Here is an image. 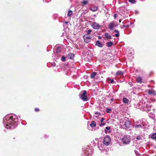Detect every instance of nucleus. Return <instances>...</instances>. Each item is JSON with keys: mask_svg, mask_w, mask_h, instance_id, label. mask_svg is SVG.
<instances>
[{"mask_svg": "<svg viewBox=\"0 0 156 156\" xmlns=\"http://www.w3.org/2000/svg\"><path fill=\"white\" fill-rule=\"evenodd\" d=\"M142 78L140 76H138L136 78V81L139 83H141L142 82Z\"/></svg>", "mask_w": 156, "mask_h": 156, "instance_id": "14", "label": "nucleus"}, {"mask_svg": "<svg viewBox=\"0 0 156 156\" xmlns=\"http://www.w3.org/2000/svg\"><path fill=\"white\" fill-rule=\"evenodd\" d=\"M116 14H115L114 15V17L115 18L116 17Z\"/></svg>", "mask_w": 156, "mask_h": 156, "instance_id": "49", "label": "nucleus"}, {"mask_svg": "<svg viewBox=\"0 0 156 156\" xmlns=\"http://www.w3.org/2000/svg\"><path fill=\"white\" fill-rule=\"evenodd\" d=\"M135 153L137 155V156H140V154L138 153V152L136 151L135 150L134 151Z\"/></svg>", "mask_w": 156, "mask_h": 156, "instance_id": "32", "label": "nucleus"}, {"mask_svg": "<svg viewBox=\"0 0 156 156\" xmlns=\"http://www.w3.org/2000/svg\"><path fill=\"white\" fill-rule=\"evenodd\" d=\"M113 100V99H111V101H112V100Z\"/></svg>", "mask_w": 156, "mask_h": 156, "instance_id": "52", "label": "nucleus"}, {"mask_svg": "<svg viewBox=\"0 0 156 156\" xmlns=\"http://www.w3.org/2000/svg\"><path fill=\"white\" fill-rule=\"evenodd\" d=\"M131 3L134 4L136 3V0H128Z\"/></svg>", "mask_w": 156, "mask_h": 156, "instance_id": "26", "label": "nucleus"}, {"mask_svg": "<svg viewBox=\"0 0 156 156\" xmlns=\"http://www.w3.org/2000/svg\"><path fill=\"white\" fill-rule=\"evenodd\" d=\"M104 120V118H102L101 119V122H103V121Z\"/></svg>", "mask_w": 156, "mask_h": 156, "instance_id": "45", "label": "nucleus"}, {"mask_svg": "<svg viewBox=\"0 0 156 156\" xmlns=\"http://www.w3.org/2000/svg\"><path fill=\"white\" fill-rule=\"evenodd\" d=\"M83 38L84 42L87 43L90 42L91 40V37L88 36L87 34L84 35Z\"/></svg>", "mask_w": 156, "mask_h": 156, "instance_id": "8", "label": "nucleus"}, {"mask_svg": "<svg viewBox=\"0 0 156 156\" xmlns=\"http://www.w3.org/2000/svg\"><path fill=\"white\" fill-rule=\"evenodd\" d=\"M105 35L106 38H107V33H105Z\"/></svg>", "mask_w": 156, "mask_h": 156, "instance_id": "41", "label": "nucleus"}, {"mask_svg": "<svg viewBox=\"0 0 156 156\" xmlns=\"http://www.w3.org/2000/svg\"><path fill=\"white\" fill-rule=\"evenodd\" d=\"M90 126L91 127H95L96 126L95 122L94 121H92L90 124Z\"/></svg>", "mask_w": 156, "mask_h": 156, "instance_id": "15", "label": "nucleus"}, {"mask_svg": "<svg viewBox=\"0 0 156 156\" xmlns=\"http://www.w3.org/2000/svg\"><path fill=\"white\" fill-rule=\"evenodd\" d=\"M122 124V125L124 128H129L130 125V122L129 121L124 122H123Z\"/></svg>", "mask_w": 156, "mask_h": 156, "instance_id": "7", "label": "nucleus"}, {"mask_svg": "<svg viewBox=\"0 0 156 156\" xmlns=\"http://www.w3.org/2000/svg\"><path fill=\"white\" fill-rule=\"evenodd\" d=\"M18 118L16 115L13 114H8L3 119V123L7 129H13L17 125Z\"/></svg>", "mask_w": 156, "mask_h": 156, "instance_id": "1", "label": "nucleus"}, {"mask_svg": "<svg viewBox=\"0 0 156 156\" xmlns=\"http://www.w3.org/2000/svg\"><path fill=\"white\" fill-rule=\"evenodd\" d=\"M95 140H96V141H98V138H96L95 139Z\"/></svg>", "mask_w": 156, "mask_h": 156, "instance_id": "48", "label": "nucleus"}, {"mask_svg": "<svg viewBox=\"0 0 156 156\" xmlns=\"http://www.w3.org/2000/svg\"><path fill=\"white\" fill-rule=\"evenodd\" d=\"M108 81H109V82L112 83H114L115 82L114 81V80H113V79H111L110 78H108Z\"/></svg>", "mask_w": 156, "mask_h": 156, "instance_id": "20", "label": "nucleus"}, {"mask_svg": "<svg viewBox=\"0 0 156 156\" xmlns=\"http://www.w3.org/2000/svg\"><path fill=\"white\" fill-rule=\"evenodd\" d=\"M112 39L111 36L110 34H108V39Z\"/></svg>", "mask_w": 156, "mask_h": 156, "instance_id": "34", "label": "nucleus"}, {"mask_svg": "<svg viewBox=\"0 0 156 156\" xmlns=\"http://www.w3.org/2000/svg\"><path fill=\"white\" fill-rule=\"evenodd\" d=\"M112 52L111 54V55H108V56H110V57H112V56L113 55V54H112Z\"/></svg>", "mask_w": 156, "mask_h": 156, "instance_id": "39", "label": "nucleus"}, {"mask_svg": "<svg viewBox=\"0 0 156 156\" xmlns=\"http://www.w3.org/2000/svg\"><path fill=\"white\" fill-rule=\"evenodd\" d=\"M105 123H102L101 124L100 126H104L105 125Z\"/></svg>", "mask_w": 156, "mask_h": 156, "instance_id": "38", "label": "nucleus"}, {"mask_svg": "<svg viewBox=\"0 0 156 156\" xmlns=\"http://www.w3.org/2000/svg\"><path fill=\"white\" fill-rule=\"evenodd\" d=\"M136 139L137 140H141L142 139V138L140 136H137L136 137Z\"/></svg>", "mask_w": 156, "mask_h": 156, "instance_id": "28", "label": "nucleus"}, {"mask_svg": "<svg viewBox=\"0 0 156 156\" xmlns=\"http://www.w3.org/2000/svg\"><path fill=\"white\" fill-rule=\"evenodd\" d=\"M114 32L116 33V34H113L112 35V36H115L116 37H118L119 36V31L117 30H114Z\"/></svg>", "mask_w": 156, "mask_h": 156, "instance_id": "12", "label": "nucleus"}, {"mask_svg": "<svg viewBox=\"0 0 156 156\" xmlns=\"http://www.w3.org/2000/svg\"><path fill=\"white\" fill-rule=\"evenodd\" d=\"M134 126L136 128H142L141 125L140 124L134 125Z\"/></svg>", "mask_w": 156, "mask_h": 156, "instance_id": "22", "label": "nucleus"}, {"mask_svg": "<svg viewBox=\"0 0 156 156\" xmlns=\"http://www.w3.org/2000/svg\"><path fill=\"white\" fill-rule=\"evenodd\" d=\"M123 27H129V25H123Z\"/></svg>", "mask_w": 156, "mask_h": 156, "instance_id": "37", "label": "nucleus"}, {"mask_svg": "<svg viewBox=\"0 0 156 156\" xmlns=\"http://www.w3.org/2000/svg\"><path fill=\"white\" fill-rule=\"evenodd\" d=\"M113 43L111 41H108V47H110L113 44Z\"/></svg>", "mask_w": 156, "mask_h": 156, "instance_id": "23", "label": "nucleus"}, {"mask_svg": "<svg viewBox=\"0 0 156 156\" xmlns=\"http://www.w3.org/2000/svg\"><path fill=\"white\" fill-rule=\"evenodd\" d=\"M110 129V127H108V133L110 132V131H109V130Z\"/></svg>", "mask_w": 156, "mask_h": 156, "instance_id": "42", "label": "nucleus"}, {"mask_svg": "<svg viewBox=\"0 0 156 156\" xmlns=\"http://www.w3.org/2000/svg\"><path fill=\"white\" fill-rule=\"evenodd\" d=\"M52 66H56V64L55 63H54L52 64Z\"/></svg>", "mask_w": 156, "mask_h": 156, "instance_id": "46", "label": "nucleus"}, {"mask_svg": "<svg viewBox=\"0 0 156 156\" xmlns=\"http://www.w3.org/2000/svg\"><path fill=\"white\" fill-rule=\"evenodd\" d=\"M106 112H107V108H106Z\"/></svg>", "mask_w": 156, "mask_h": 156, "instance_id": "50", "label": "nucleus"}, {"mask_svg": "<svg viewBox=\"0 0 156 156\" xmlns=\"http://www.w3.org/2000/svg\"><path fill=\"white\" fill-rule=\"evenodd\" d=\"M107 135H106L104 138L103 141L100 144H98V147L101 151H103V152H106L107 154Z\"/></svg>", "mask_w": 156, "mask_h": 156, "instance_id": "2", "label": "nucleus"}, {"mask_svg": "<svg viewBox=\"0 0 156 156\" xmlns=\"http://www.w3.org/2000/svg\"><path fill=\"white\" fill-rule=\"evenodd\" d=\"M91 31H92L90 29H89L87 30L86 31L87 32V34H89L90 33Z\"/></svg>", "mask_w": 156, "mask_h": 156, "instance_id": "29", "label": "nucleus"}, {"mask_svg": "<svg viewBox=\"0 0 156 156\" xmlns=\"http://www.w3.org/2000/svg\"><path fill=\"white\" fill-rule=\"evenodd\" d=\"M107 128H108L107 126L105 127V132L106 133H107Z\"/></svg>", "mask_w": 156, "mask_h": 156, "instance_id": "36", "label": "nucleus"}, {"mask_svg": "<svg viewBox=\"0 0 156 156\" xmlns=\"http://www.w3.org/2000/svg\"><path fill=\"white\" fill-rule=\"evenodd\" d=\"M111 138L110 136H108V145L110 144V143L111 142Z\"/></svg>", "mask_w": 156, "mask_h": 156, "instance_id": "27", "label": "nucleus"}, {"mask_svg": "<svg viewBox=\"0 0 156 156\" xmlns=\"http://www.w3.org/2000/svg\"><path fill=\"white\" fill-rule=\"evenodd\" d=\"M106 72V71L105 70H103L101 71V72L102 73L104 74V73H105Z\"/></svg>", "mask_w": 156, "mask_h": 156, "instance_id": "40", "label": "nucleus"}, {"mask_svg": "<svg viewBox=\"0 0 156 156\" xmlns=\"http://www.w3.org/2000/svg\"><path fill=\"white\" fill-rule=\"evenodd\" d=\"M123 102L125 103H128L129 102L128 100L125 98H124L123 99Z\"/></svg>", "mask_w": 156, "mask_h": 156, "instance_id": "19", "label": "nucleus"}, {"mask_svg": "<svg viewBox=\"0 0 156 156\" xmlns=\"http://www.w3.org/2000/svg\"><path fill=\"white\" fill-rule=\"evenodd\" d=\"M88 3V1L84 0L82 2V5L83 6L84 5H86Z\"/></svg>", "mask_w": 156, "mask_h": 156, "instance_id": "21", "label": "nucleus"}, {"mask_svg": "<svg viewBox=\"0 0 156 156\" xmlns=\"http://www.w3.org/2000/svg\"><path fill=\"white\" fill-rule=\"evenodd\" d=\"M91 26L92 27L95 29H98L101 27V25H99L98 23L94 22L92 24Z\"/></svg>", "mask_w": 156, "mask_h": 156, "instance_id": "9", "label": "nucleus"}, {"mask_svg": "<svg viewBox=\"0 0 156 156\" xmlns=\"http://www.w3.org/2000/svg\"><path fill=\"white\" fill-rule=\"evenodd\" d=\"M148 93L149 94L151 95H156V92L154 90H147Z\"/></svg>", "mask_w": 156, "mask_h": 156, "instance_id": "10", "label": "nucleus"}, {"mask_svg": "<svg viewBox=\"0 0 156 156\" xmlns=\"http://www.w3.org/2000/svg\"><path fill=\"white\" fill-rule=\"evenodd\" d=\"M73 13V11L71 10H69L68 12V14H67V15L68 16H70V15H71Z\"/></svg>", "mask_w": 156, "mask_h": 156, "instance_id": "24", "label": "nucleus"}, {"mask_svg": "<svg viewBox=\"0 0 156 156\" xmlns=\"http://www.w3.org/2000/svg\"><path fill=\"white\" fill-rule=\"evenodd\" d=\"M66 58L64 56L62 57V60L63 62L66 61Z\"/></svg>", "mask_w": 156, "mask_h": 156, "instance_id": "30", "label": "nucleus"}, {"mask_svg": "<svg viewBox=\"0 0 156 156\" xmlns=\"http://www.w3.org/2000/svg\"><path fill=\"white\" fill-rule=\"evenodd\" d=\"M122 140L123 144H129L131 141V137L129 135H125L122 139Z\"/></svg>", "mask_w": 156, "mask_h": 156, "instance_id": "5", "label": "nucleus"}, {"mask_svg": "<svg viewBox=\"0 0 156 156\" xmlns=\"http://www.w3.org/2000/svg\"><path fill=\"white\" fill-rule=\"evenodd\" d=\"M87 92L86 90H83L80 92L79 97L84 101H87L88 99L87 95Z\"/></svg>", "mask_w": 156, "mask_h": 156, "instance_id": "4", "label": "nucleus"}, {"mask_svg": "<svg viewBox=\"0 0 156 156\" xmlns=\"http://www.w3.org/2000/svg\"><path fill=\"white\" fill-rule=\"evenodd\" d=\"M119 23L121 22V20H119Z\"/></svg>", "mask_w": 156, "mask_h": 156, "instance_id": "51", "label": "nucleus"}, {"mask_svg": "<svg viewBox=\"0 0 156 156\" xmlns=\"http://www.w3.org/2000/svg\"><path fill=\"white\" fill-rule=\"evenodd\" d=\"M117 26V24L114 22L112 21L108 25V27L110 30H113Z\"/></svg>", "mask_w": 156, "mask_h": 156, "instance_id": "6", "label": "nucleus"}, {"mask_svg": "<svg viewBox=\"0 0 156 156\" xmlns=\"http://www.w3.org/2000/svg\"><path fill=\"white\" fill-rule=\"evenodd\" d=\"M90 10L94 12L96 11L98 9V8L97 7H92L90 8Z\"/></svg>", "mask_w": 156, "mask_h": 156, "instance_id": "17", "label": "nucleus"}, {"mask_svg": "<svg viewBox=\"0 0 156 156\" xmlns=\"http://www.w3.org/2000/svg\"><path fill=\"white\" fill-rule=\"evenodd\" d=\"M64 23H65V24H67L68 23V22H66V21H65Z\"/></svg>", "mask_w": 156, "mask_h": 156, "instance_id": "47", "label": "nucleus"}, {"mask_svg": "<svg viewBox=\"0 0 156 156\" xmlns=\"http://www.w3.org/2000/svg\"><path fill=\"white\" fill-rule=\"evenodd\" d=\"M96 74L97 73L96 72H94L92 73L90 75V77L91 78H94L96 75Z\"/></svg>", "mask_w": 156, "mask_h": 156, "instance_id": "16", "label": "nucleus"}, {"mask_svg": "<svg viewBox=\"0 0 156 156\" xmlns=\"http://www.w3.org/2000/svg\"><path fill=\"white\" fill-rule=\"evenodd\" d=\"M82 149L85 155L91 156L93 151V149L92 148L87 146H86L82 148Z\"/></svg>", "mask_w": 156, "mask_h": 156, "instance_id": "3", "label": "nucleus"}, {"mask_svg": "<svg viewBox=\"0 0 156 156\" xmlns=\"http://www.w3.org/2000/svg\"><path fill=\"white\" fill-rule=\"evenodd\" d=\"M111 110L110 109L108 108V113H109V112Z\"/></svg>", "mask_w": 156, "mask_h": 156, "instance_id": "44", "label": "nucleus"}, {"mask_svg": "<svg viewBox=\"0 0 156 156\" xmlns=\"http://www.w3.org/2000/svg\"><path fill=\"white\" fill-rule=\"evenodd\" d=\"M61 51V48L58 47L57 48L56 52L57 53H59Z\"/></svg>", "mask_w": 156, "mask_h": 156, "instance_id": "25", "label": "nucleus"}, {"mask_svg": "<svg viewBox=\"0 0 156 156\" xmlns=\"http://www.w3.org/2000/svg\"><path fill=\"white\" fill-rule=\"evenodd\" d=\"M95 45L100 48L102 47L103 46V44L99 40H98L96 41Z\"/></svg>", "mask_w": 156, "mask_h": 156, "instance_id": "11", "label": "nucleus"}, {"mask_svg": "<svg viewBox=\"0 0 156 156\" xmlns=\"http://www.w3.org/2000/svg\"><path fill=\"white\" fill-rule=\"evenodd\" d=\"M151 137L153 139H156V133H154L151 135Z\"/></svg>", "mask_w": 156, "mask_h": 156, "instance_id": "18", "label": "nucleus"}, {"mask_svg": "<svg viewBox=\"0 0 156 156\" xmlns=\"http://www.w3.org/2000/svg\"><path fill=\"white\" fill-rule=\"evenodd\" d=\"M95 114L98 115H101V113L99 112H95Z\"/></svg>", "mask_w": 156, "mask_h": 156, "instance_id": "33", "label": "nucleus"}, {"mask_svg": "<svg viewBox=\"0 0 156 156\" xmlns=\"http://www.w3.org/2000/svg\"><path fill=\"white\" fill-rule=\"evenodd\" d=\"M39 111V109L38 108H35V111L36 112H38Z\"/></svg>", "mask_w": 156, "mask_h": 156, "instance_id": "35", "label": "nucleus"}, {"mask_svg": "<svg viewBox=\"0 0 156 156\" xmlns=\"http://www.w3.org/2000/svg\"><path fill=\"white\" fill-rule=\"evenodd\" d=\"M123 73L122 71H118L117 73V74L119 75H122Z\"/></svg>", "mask_w": 156, "mask_h": 156, "instance_id": "31", "label": "nucleus"}, {"mask_svg": "<svg viewBox=\"0 0 156 156\" xmlns=\"http://www.w3.org/2000/svg\"><path fill=\"white\" fill-rule=\"evenodd\" d=\"M102 37L100 36H98V38L99 39H101V38Z\"/></svg>", "mask_w": 156, "mask_h": 156, "instance_id": "43", "label": "nucleus"}, {"mask_svg": "<svg viewBox=\"0 0 156 156\" xmlns=\"http://www.w3.org/2000/svg\"><path fill=\"white\" fill-rule=\"evenodd\" d=\"M74 55L73 53H70L69 54L67 55L68 58L69 59H72L74 58Z\"/></svg>", "mask_w": 156, "mask_h": 156, "instance_id": "13", "label": "nucleus"}]
</instances>
